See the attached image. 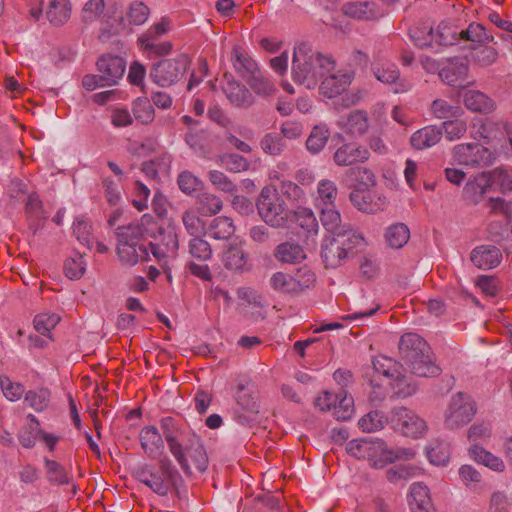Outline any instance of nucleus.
<instances>
[{
	"mask_svg": "<svg viewBox=\"0 0 512 512\" xmlns=\"http://www.w3.org/2000/svg\"><path fill=\"white\" fill-rule=\"evenodd\" d=\"M409 34L413 43L420 48L431 46L435 38L432 26L427 23L411 28Z\"/></svg>",
	"mask_w": 512,
	"mask_h": 512,
	"instance_id": "54",
	"label": "nucleus"
},
{
	"mask_svg": "<svg viewBox=\"0 0 512 512\" xmlns=\"http://www.w3.org/2000/svg\"><path fill=\"white\" fill-rule=\"evenodd\" d=\"M434 35L436 42L443 46L455 45L461 41V29L448 21H442Z\"/></svg>",
	"mask_w": 512,
	"mask_h": 512,
	"instance_id": "39",
	"label": "nucleus"
},
{
	"mask_svg": "<svg viewBox=\"0 0 512 512\" xmlns=\"http://www.w3.org/2000/svg\"><path fill=\"white\" fill-rule=\"evenodd\" d=\"M489 188V178H487L486 172H483L466 182L463 188V199L471 205H478L484 199Z\"/></svg>",
	"mask_w": 512,
	"mask_h": 512,
	"instance_id": "21",
	"label": "nucleus"
},
{
	"mask_svg": "<svg viewBox=\"0 0 512 512\" xmlns=\"http://www.w3.org/2000/svg\"><path fill=\"white\" fill-rule=\"evenodd\" d=\"M256 208L261 219L273 228H283L289 222L290 211L276 189L267 186L262 188Z\"/></svg>",
	"mask_w": 512,
	"mask_h": 512,
	"instance_id": "4",
	"label": "nucleus"
},
{
	"mask_svg": "<svg viewBox=\"0 0 512 512\" xmlns=\"http://www.w3.org/2000/svg\"><path fill=\"white\" fill-rule=\"evenodd\" d=\"M291 69L296 83L314 89L326 73L335 69V61L303 42L294 47Z\"/></svg>",
	"mask_w": 512,
	"mask_h": 512,
	"instance_id": "1",
	"label": "nucleus"
},
{
	"mask_svg": "<svg viewBox=\"0 0 512 512\" xmlns=\"http://www.w3.org/2000/svg\"><path fill=\"white\" fill-rule=\"evenodd\" d=\"M354 413V400L347 395L345 389L337 392V401L334 404L333 414L337 420L346 421L352 417Z\"/></svg>",
	"mask_w": 512,
	"mask_h": 512,
	"instance_id": "42",
	"label": "nucleus"
},
{
	"mask_svg": "<svg viewBox=\"0 0 512 512\" xmlns=\"http://www.w3.org/2000/svg\"><path fill=\"white\" fill-rule=\"evenodd\" d=\"M273 255L277 261L286 264H298L306 259L303 247L291 241L277 245Z\"/></svg>",
	"mask_w": 512,
	"mask_h": 512,
	"instance_id": "26",
	"label": "nucleus"
},
{
	"mask_svg": "<svg viewBox=\"0 0 512 512\" xmlns=\"http://www.w3.org/2000/svg\"><path fill=\"white\" fill-rule=\"evenodd\" d=\"M373 73L379 81L387 84H397V80L400 77L397 66L392 63H385L381 66L376 65L373 68Z\"/></svg>",
	"mask_w": 512,
	"mask_h": 512,
	"instance_id": "61",
	"label": "nucleus"
},
{
	"mask_svg": "<svg viewBox=\"0 0 512 512\" xmlns=\"http://www.w3.org/2000/svg\"><path fill=\"white\" fill-rule=\"evenodd\" d=\"M198 213L195 210H186L182 214L183 225L191 236H199L205 231L204 222Z\"/></svg>",
	"mask_w": 512,
	"mask_h": 512,
	"instance_id": "59",
	"label": "nucleus"
},
{
	"mask_svg": "<svg viewBox=\"0 0 512 512\" xmlns=\"http://www.w3.org/2000/svg\"><path fill=\"white\" fill-rule=\"evenodd\" d=\"M470 453L477 462L485 465L486 467H489L494 471L502 472L505 469V464L502 459L481 447L474 446L470 449Z\"/></svg>",
	"mask_w": 512,
	"mask_h": 512,
	"instance_id": "48",
	"label": "nucleus"
},
{
	"mask_svg": "<svg viewBox=\"0 0 512 512\" xmlns=\"http://www.w3.org/2000/svg\"><path fill=\"white\" fill-rule=\"evenodd\" d=\"M71 16V4L69 0H51L46 11V17L54 26L65 24Z\"/></svg>",
	"mask_w": 512,
	"mask_h": 512,
	"instance_id": "35",
	"label": "nucleus"
},
{
	"mask_svg": "<svg viewBox=\"0 0 512 512\" xmlns=\"http://www.w3.org/2000/svg\"><path fill=\"white\" fill-rule=\"evenodd\" d=\"M494 40V36L480 23L472 22L467 28L461 29V41L469 42L471 50Z\"/></svg>",
	"mask_w": 512,
	"mask_h": 512,
	"instance_id": "23",
	"label": "nucleus"
},
{
	"mask_svg": "<svg viewBox=\"0 0 512 512\" xmlns=\"http://www.w3.org/2000/svg\"><path fill=\"white\" fill-rule=\"evenodd\" d=\"M353 77V73L343 71H338L327 76L324 75L319 85L320 94L328 98L341 95L349 87Z\"/></svg>",
	"mask_w": 512,
	"mask_h": 512,
	"instance_id": "18",
	"label": "nucleus"
},
{
	"mask_svg": "<svg viewBox=\"0 0 512 512\" xmlns=\"http://www.w3.org/2000/svg\"><path fill=\"white\" fill-rule=\"evenodd\" d=\"M453 151L455 160L465 166H489L494 160L493 153L478 143L459 144Z\"/></svg>",
	"mask_w": 512,
	"mask_h": 512,
	"instance_id": "10",
	"label": "nucleus"
},
{
	"mask_svg": "<svg viewBox=\"0 0 512 512\" xmlns=\"http://www.w3.org/2000/svg\"><path fill=\"white\" fill-rule=\"evenodd\" d=\"M491 186L498 187L501 193H508L512 191V169L497 167L491 171L486 172Z\"/></svg>",
	"mask_w": 512,
	"mask_h": 512,
	"instance_id": "41",
	"label": "nucleus"
},
{
	"mask_svg": "<svg viewBox=\"0 0 512 512\" xmlns=\"http://www.w3.org/2000/svg\"><path fill=\"white\" fill-rule=\"evenodd\" d=\"M347 452L356 459H368L372 462L376 460L377 453L381 448V444L373 443L368 440H352L346 446Z\"/></svg>",
	"mask_w": 512,
	"mask_h": 512,
	"instance_id": "27",
	"label": "nucleus"
},
{
	"mask_svg": "<svg viewBox=\"0 0 512 512\" xmlns=\"http://www.w3.org/2000/svg\"><path fill=\"white\" fill-rule=\"evenodd\" d=\"M269 284L274 291L281 294L292 296L297 295L294 287L295 283H293V277L291 274L278 271L272 274L269 280Z\"/></svg>",
	"mask_w": 512,
	"mask_h": 512,
	"instance_id": "49",
	"label": "nucleus"
},
{
	"mask_svg": "<svg viewBox=\"0 0 512 512\" xmlns=\"http://www.w3.org/2000/svg\"><path fill=\"white\" fill-rule=\"evenodd\" d=\"M138 42L143 50L156 56H164L171 52L172 43L169 41L157 42V38H151V32L143 33Z\"/></svg>",
	"mask_w": 512,
	"mask_h": 512,
	"instance_id": "43",
	"label": "nucleus"
},
{
	"mask_svg": "<svg viewBox=\"0 0 512 512\" xmlns=\"http://www.w3.org/2000/svg\"><path fill=\"white\" fill-rule=\"evenodd\" d=\"M116 251L120 262L126 266H134L140 261L149 259V246L117 244Z\"/></svg>",
	"mask_w": 512,
	"mask_h": 512,
	"instance_id": "29",
	"label": "nucleus"
},
{
	"mask_svg": "<svg viewBox=\"0 0 512 512\" xmlns=\"http://www.w3.org/2000/svg\"><path fill=\"white\" fill-rule=\"evenodd\" d=\"M370 158L369 150L356 142L341 144L333 154V162L339 167H355L363 164Z\"/></svg>",
	"mask_w": 512,
	"mask_h": 512,
	"instance_id": "11",
	"label": "nucleus"
},
{
	"mask_svg": "<svg viewBox=\"0 0 512 512\" xmlns=\"http://www.w3.org/2000/svg\"><path fill=\"white\" fill-rule=\"evenodd\" d=\"M231 60L235 71L245 80L260 71L257 62L238 46L233 48Z\"/></svg>",
	"mask_w": 512,
	"mask_h": 512,
	"instance_id": "24",
	"label": "nucleus"
},
{
	"mask_svg": "<svg viewBox=\"0 0 512 512\" xmlns=\"http://www.w3.org/2000/svg\"><path fill=\"white\" fill-rule=\"evenodd\" d=\"M330 137V130L325 124L313 127L306 140V148L312 154H318L323 150Z\"/></svg>",
	"mask_w": 512,
	"mask_h": 512,
	"instance_id": "40",
	"label": "nucleus"
},
{
	"mask_svg": "<svg viewBox=\"0 0 512 512\" xmlns=\"http://www.w3.org/2000/svg\"><path fill=\"white\" fill-rule=\"evenodd\" d=\"M96 66L102 79V85L112 86L123 77L126 62L122 57L105 54L97 60Z\"/></svg>",
	"mask_w": 512,
	"mask_h": 512,
	"instance_id": "12",
	"label": "nucleus"
},
{
	"mask_svg": "<svg viewBox=\"0 0 512 512\" xmlns=\"http://www.w3.org/2000/svg\"><path fill=\"white\" fill-rule=\"evenodd\" d=\"M149 8L142 2H134L127 11V24L142 25L149 16Z\"/></svg>",
	"mask_w": 512,
	"mask_h": 512,
	"instance_id": "64",
	"label": "nucleus"
},
{
	"mask_svg": "<svg viewBox=\"0 0 512 512\" xmlns=\"http://www.w3.org/2000/svg\"><path fill=\"white\" fill-rule=\"evenodd\" d=\"M59 321L60 316L55 313H41L35 316L33 323L38 333L51 340L50 332L56 327Z\"/></svg>",
	"mask_w": 512,
	"mask_h": 512,
	"instance_id": "56",
	"label": "nucleus"
},
{
	"mask_svg": "<svg viewBox=\"0 0 512 512\" xmlns=\"http://www.w3.org/2000/svg\"><path fill=\"white\" fill-rule=\"evenodd\" d=\"M159 424L162 431V438L164 437L170 453L183 472L187 475L191 474L190 465H187L182 454V445L188 439L189 434H194V432L171 416L161 418Z\"/></svg>",
	"mask_w": 512,
	"mask_h": 512,
	"instance_id": "5",
	"label": "nucleus"
},
{
	"mask_svg": "<svg viewBox=\"0 0 512 512\" xmlns=\"http://www.w3.org/2000/svg\"><path fill=\"white\" fill-rule=\"evenodd\" d=\"M134 477L159 496H167L171 490H178L182 477L167 457L159 459L158 466L142 464L134 469Z\"/></svg>",
	"mask_w": 512,
	"mask_h": 512,
	"instance_id": "3",
	"label": "nucleus"
},
{
	"mask_svg": "<svg viewBox=\"0 0 512 512\" xmlns=\"http://www.w3.org/2000/svg\"><path fill=\"white\" fill-rule=\"evenodd\" d=\"M476 403L469 394L457 392L454 394L444 413V425L455 430L467 425L475 416Z\"/></svg>",
	"mask_w": 512,
	"mask_h": 512,
	"instance_id": "7",
	"label": "nucleus"
},
{
	"mask_svg": "<svg viewBox=\"0 0 512 512\" xmlns=\"http://www.w3.org/2000/svg\"><path fill=\"white\" fill-rule=\"evenodd\" d=\"M191 60L186 54L175 58L162 59L150 69L151 80L160 87H170L180 81L186 74Z\"/></svg>",
	"mask_w": 512,
	"mask_h": 512,
	"instance_id": "6",
	"label": "nucleus"
},
{
	"mask_svg": "<svg viewBox=\"0 0 512 512\" xmlns=\"http://www.w3.org/2000/svg\"><path fill=\"white\" fill-rule=\"evenodd\" d=\"M291 276L293 277V283H295L294 287L297 295L312 288L316 282L315 273L307 266L298 268Z\"/></svg>",
	"mask_w": 512,
	"mask_h": 512,
	"instance_id": "52",
	"label": "nucleus"
},
{
	"mask_svg": "<svg viewBox=\"0 0 512 512\" xmlns=\"http://www.w3.org/2000/svg\"><path fill=\"white\" fill-rule=\"evenodd\" d=\"M198 212L204 216L215 215L221 211L222 200L211 193H202L197 198Z\"/></svg>",
	"mask_w": 512,
	"mask_h": 512,
	"instance_id": "53",
	"label": "nucleus"
},
{
	"mask_svg": "<svg viewBox=\"0 0 512 512\" xmlns=\"http://www.w3.org/2000/svg\"><path fill=\"white\" fill-rule=\"evenodd\" d=\"M250 89L258 96L270 97L276 92L273 82L261 71L246 80Z\"/></svg>",
	"mask_w": 512,
	"mask_h": 512,
	"instance_id": "46",
	"label": "nucleus"
},
{
	"mask_svg": "<svg viewBox=\"0 0 512 512\" xmlns=\"http://www.w3.org/2000/svg\"><path fill=\"white\" fill-rule=\"evenodd\" d=\"M409 505L412 512H434L429 489L421 482L413 483L410 488Z\"/></svg>",
	"mask_w": 512,
	"mask_h": 512,
	"instance_id": "25",
	"label": "nucleus"
},
{
	"mask_svg": "<svg viewBox=\"0 0 512 512\" xmlns=\"http://www.w3.org/2000/svg\"><path fill=\"white\" fill-rule=\"evenodd\" d=\"M470 259L477 268L490 270L501 263L502 253L494 245H480L472 250Z\"/></svg>",
	"mask_w": 512,
	"mask_h": 512,
	"instance_id": "20",
	"label": "nucleus"
},
{
	"mask_svg": "<svg viewBox=\"0 0 512 512\" xmlns=\"http://www.w3.org/2000/svg\"><path fill=\"white\" fill-rule=\"evenodd\" d=\"M348 175L361 187L360 189H368L376 184L374 172L360 164L350 168Z\"/></svg>",
	"mask_w": 512,
	"mask_h": 512,
	"instance_id": "57",
	"label": "nucleus"
},
{
	"mask_svg": "<svg viewBox=\"0 0 512 512\" xmlns=\"http://www.w3.org/2000/svg\"><path fill=\"white\" fill-rule=\"evenodd\" d=\"M442 136L440 129L435 126H426L414 132L410 138L413 148L422 150L437 144Z\"/></svg>",
	"mask_w": 512,
	"mask_h": 512,
	"instance_id": "32",
	"label": "nucleus"
},
{
	"mask_svg": "<svg viewBox=\"0 0 512 512\" xmlns=\"http://www.w3.org/2000/svg\"><path fill=\"white\" fill-rule=\"evenodd\" d=\"M468 65L463 60H453L439 70V77L452 87H465L468 80Z\"/></svg>",
	"mask_w": 512,
	"mask_h": 512,
	"instance_id": "19",
	"label": "nucleus"
},
{
	"mask_svg": "<svg viewBox=\"0 0 512 512\" xmlns=\"http://www.w3.org/2000/svg\"><path fill=\"white\" fill-rule=\"evenodd\" d=\"M235 399L237 405L245 412L237 416L242 424L256 421L260 411V404L255 393V386L250 378L241 376L236 379Z\"/></svg>",
	"mask_w": 512,
	"mask_h": 512,
	"instance_id": "8",
	"label": "nucleus"
},
{
	"mask_svg": "<svg viewBox=\"0 0 512 512\" xmlns=\"http://www.w3.org/2000/svg\"><path fill=\"white\" fill-rule=\"evenodd\" d=\"M409 228L403 223H396L387 228L385 239L391 248L399 249L409 240Z\"/></svg>",
	"mask_w": 512,
	"mask_h": 512,
	"instance_id": "44",
	"label": "nucleus"
},
{
	"mask_svg": "<svg viewBox=\"0 0 512 512\" xmlns=\"http://www.w3.org/2000/svg\"><path fill=\"white\" fill-rule=\"evenodd\" d=\"M464 104L467 109L479 113H489L495 108V103L491 98L475 90H469L465 93Z\"/></svg>",
	"mask_w": 512,
	"mask_h": 512,
	"instance_id": "34",
	"label": "nucleus"
},
{
	"mask_svg": "<svg viewBox=\"0 0 512 512\" xmlns=\"http://www.w3.org/2000/svg\"><path fill=\"white\" fill-rule=\"evenodd\" d=\"M158 237L156 242H149L148 246L157 260H161L167 256L175 255L179 248L177 233L172 229L157 228Z\"/></svg>",
	"mask_w": 512,
	"mask_h": 512,
	"instance_id": "14",
	"label": "nucleus"
},
{
	"mask_svg": "<svg viewBox=\"0 0 512 512\" xmlns=\"http://www.w3.org/2000/svg\"><path fill=\"white\" fill-rule=\"evenodd\" d=\"M320 221L322 226L334 236H341L346 232L348 224H342L340 212L333 206H322L320 209Z\"/></svg>",
	"mask_w": 512,
	"mask_h": 512,
	"instance_id": "28",
	"label": "nucleus"
},
{
	"mask_svg": "<svg viewBox=\"0 0 512 512\" xmlns=\"http://www.w3.org/2000/svg\"><path fill=\"white\" fill-rule=\"evenodd\" d=\"M350 201L354 207L365 213H376L383 203L374 201V194L369 189H355L350 193Z\"/></svg>",
	"mask_w": 512,
	"mask_h": 512,
	"instance_id": "33",
	"label": "nucleus"
},
{
	"mask_svg": "<svg viewBox=\"0 0 512 512\" xmlns=\"http://www.w3.org/2000/svg\"><path fill=\"white\" fill-rule=\"evenodd\" d=\"M289 221L295 222L307 235H316L319 230L318 221L314 212L306 207H298L290 211Z\"/></svg>",
	"mask_w": 512,
	"mask_h": 512,
	"instance_id": "31",
	"label": "nucleus"
},
{
	"mask_svg": "<svg viewBox=\"0 0 512 512\" xmlns=\"http://www.w3.org/2000/svg\"><path fill=\"white\" fill-rule=\"evenodd\" d=\"M207 233L216 240H228L235 233V226L231 218L219 216L210 222Z\"/></svg>",
	"mask_w": 512,
	"mask_h": 512,
	"instance_id": "38",
	"label": "nucleus"
},
{
	"mask_svg": "<svg viewBox=\"0 0 512 512\" xmlns=\"http://www.w3.org/2000/svg\"><path fill=\"white\" fill-rule=\"evenodd\" d=\"M321 257L326 268L339 267L347 257L346 242L341 238L327 237L321 246Z\"/></svg>",
	"mask_w": 512,
	"mask_h": 512,
	"instance_id": "16",
	"label": "nucleus"
},
{
	"mask_svg": "<svg viewBox=\"0 0 512 512\" xmlns=\"http://www.w3.org/2000/svg\"><path fill=\"white\" fill-rule=\"evenodd\" d=\"M141 448L150 459H159L164 452V440L158 428L153 425L145 426L139 433Z\"/></svg>",
	"mask_w": 512,
	"mask_h": 512,
	"instance_id": "17",
	"label": "nucleus"
},
{
	"mask_svg": "<svg viewBox=\"0 0 512 512\" xmlns=\"http://www.w3.org/2000/svg\"><path fill=\"white\" fill-rule=\"evenodd\" d=\"M189 253L193 258L200 261H207L212 256L211 245L199 236H194L189 241Z\"/></svg>",
	"mask_w": 512,
	"mask_h": 512,
	"instance_id": "60",
	"label": "nucleus"
},
{
	"mask_svg": "<svg viewBox=\"0 0 512 512\" xmlns=\"http://www.w3.org/2000/svg\"><path fill=\"white\" fill-rule=\"evenodd\" d=\"M224 266L229 270H243L247 264V255L238 246H229L223 254Z\"/></svg>",
	"mask_w": 512,
	"mask_h": 512,
	"instance_id": "47",
	"label": "nucleus"
},
{
	"mask_svg": "<svg viewBox=\"0 0 512 512\" xmlns=\"http://www.w3.org/2000/svg\"><path fill=\"white\" fill-rule=\"evenodd\" d=\"M399 356L403 363L418 377H436L441 369L433 360L428 343L416 333L401 336L398 344Z\"/></svg>",
	"mask_w": 512,
	"mask_h": 512,
	"instance_id": "2",
	"label": "nucleus"
},
{
	"mask_svg": "<svg viewBox=\"0 0 512 512\" xmlns=\"http://www.w3.org/2000/svg\"><path fill=\"white\" fill-rule=\"evenodd\" d=\"M489 214L503 217L506 224L512 222V202L501 197H491L486 203Z\"/></svg>",
	"mask_w": 512,
	"mask_h": 512,
	"instance_id": "55",
	"label": "nucleus"
},
{
	"mask_svg": "<svg viewBox=\"0 0 512 512\" xmlns=\"http://www.w3.org/2000/svg\"><path fill=\"white\" fill-rule=\"evenodd\" d=\"M415 455V451L411 448H400L396 451L383 449L379 459L374 460L373 467L380 469L385 467L388 463H392L396 459L410 460L413 459Z\"/></svg>",
	"mask_w": 512,
	"mask_h": 512,
	"instance_id": "50",
	"label": "nucleus"
},
{
	"mask_svg": "<svg viewBox=\"0 0 512 512\" xmlns=\"http://www.w3.org/2000/svg\"><path fill=\"white\" fill-rule=\"evenodd\" d=\"M390 424L395 431L414 439L421 437L427 429L426 422L422 418L403 406L392 409Z\"/></svg>",
	"mask_w": 512,
	"mask_h": 512,
	"instance_id": "9",
	"label": "nucleus"
},
{
	"mask_svg": "<svg viewBox=\"0 0 512 512\" xmlns=\"http://www.w3.org/2000/svg\"><path fill=\"white\" fill-rule=\"evenodd\" d=\"M86 270V263L83 255L76 252L74 256L69 257L64 263V273L69 279H80Z\"/></svg>",
	"mask_w": 512,
	"mask_h": 512,
	"instance_id": "58",
	"label": "nucleus"
},
{
	"mask_svg": "<svg viewBox=\"0 0 512 512\" xmlns=\"http://www.w3.org/2000/svg\"><path fill=\"white\" fill-rule=\"evenodd\" d=\"M387 423H390V417L388 418L382 411L379 410L370 411L358 422L362 431L367 433L381 430Z\"/></svg>",
	"mask_w": 512,
	"mask_h": 512,
	"instance_id": "45",
	"label": "nucleus"
},
{
	"mask_svg": "<svg viewBox=\"0 0 512 512\" xmlns=\"http://www.w3.org/2000/svg\"><path fill=\"white\" fill-rule=\"evenodd\" d=\"M132 112L135 119L142 124H149L155 118V111L150 102V100L146 97L137 98L132 105Z\"/></svg>",
	"mask_w": 512,
	"mask_h": 512,
	"instance_id": "51",
	"label": "nucleus"
},
{
	"mask_svg": "<svg viewBox=\"0 0 512 512\" xmlns=\"http://www.w3.org/2000/svg\"><path fill=\"white\" fill-rule=\"evenodd\" d=\"M347 133L353 137L365 135L370 127L368 114L364 110H353L347 118Z\"/></svg>",
	"mask_w": 512,
	"mask_h": 512,
	"instance_id": "37",
	"label": "nucleus"
},
{
	"mask_svg": "<svg viewBox=\"0 0 512 512\" xmlns=\"http://www.w3.org/2000/svg\"><path fill=\"white\" fill-rule=\"evenodd\" d=\"M319 200L323 206H333L337 197L338 189L335 183L331 180H322L318 184Z\"/></svg>",
	"mask_w": 512,
	"mask_h": 512,
	"instance_id": "63",
	"label": "nucleus"
},
{
	"mask_svg": "<svg viewBox=\"0 0 512 512\" xmlns=\"http://www.w3.org/2000/svg\"><path fill=\"white\" fill-rule=\"evenodd\" d=\"M131 32L132 29L127 24L126 19L123 16H118L108 19L102 24L98 38L100 41L106 42L114 36Z\"/></svg>",
	"mask_w": 512,
	"mask_h": 512,
	"instance_id": "36",
	"label": "nucleus"
},
{
	"mask_svg": "<svg viewBox=\"0 0 512 512\" xmlns=\"http://www.w3.org/2000/svg\"><path fill=\"white\" fill-rule=\"evenodd\" d=\"M224 78L225 83L222 85V90L232 106L248 109L254 105L255 98L244 84L236 81L231 75L225 74Z\"/></svg>",
	"mask_w": 512,
	"mask_h": 512,
	"instance_id": "13",
	"label": "nucleus"
},
{
	"mask_svg": "<svg viewBox=\"0 0 512 512\" xmlns=\"http://www.w3.org/2000/svg\"><path fill=\"white\" fill-rule=\"evenodd\" d=\"M48 481L52 484L65 485L69 483V477L65 469L54 460H46Z\"/></svg>",
	"mask_w": 512,
	"mask_h": 512,
	"instance_id": "62",
	"label": "nucleus"
},
{
	"mask_svg": "<svg viewBox=\"0 0 512 512\" xmlns=\"http://www.w3.org/2000/svg\"><path fill=\"white\" fill-rule=\"evenodd\" d=\"M182 454L189 465L190 458L197 471L203 473L208 467V455L202 444L201 438L196 434H189L188 439L182 445Z\"/></svg>",
	"mask_w": 512,
	"mask_h": 512,
	"instance_id": "15",
	"label": "nucleus"
},
{
	"mask_svg": "<svg viewBox=\"0 0 512 512\" xmlns=\"http://www.w3.org/2000/svg\"><path fill=\"white\" fill-rule=\"evenodd\" d=\"M342 13L357 20H374L378 18L377 5L370 1H349L342 5Z\"/></svg>",
	"mask_w": 512,
	"mask_h": 512,
	"instance_id": "22",
	"label": "nucleus"
},
{
	"mask_svg": "<svg viewBox=\"0 0 512 512\" xmlns=\"http://www.w3.org/2000/svg\"><path fill=\"white\" fill-rule=\"evenodd\" d=\"M145 229L143 224H129L116 229L117 244L147 246L143 242Z\"/></svg>",
	"mask_w": 512,
	"mask_h": 512,
	"instance_id": "30",
	"label": "nucleus"
}]
</instances>
